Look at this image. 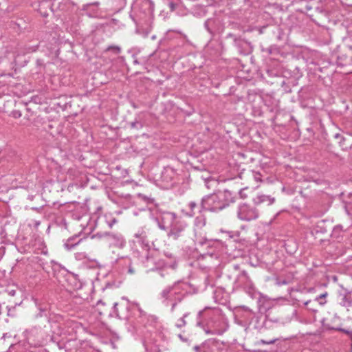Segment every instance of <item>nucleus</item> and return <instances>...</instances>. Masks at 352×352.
Here are the masks:
<instances>
[{
    "label": "nucleus",
    "instance_id": "f257e3e1",
    "mask_svg": "<svg viewBox=\"0 0 352 352\" xmlns=\"http://www.w3.org/2000/svg\"><path fill=\"white\" fill-rule=\"evenodd\" d=\"M156 221L160 229L166 230L170 228L168 233L169 239L177 240L186 236V225L183 221L176 220L174 214L165 213L160 219L157 218Z\"/></svg>",
    "mask_w": 352,
    "mask_h": 352
},
{
    "label": "nucleus",
    "instance_id": "f03ea898",
    "mask_svg": "<svg viewBox=\"0 0 352 352\" xmlns=\"http://www.w3.org/2000/svg\"><path fill=\"white\" fill-rule=\"evenodd\" d=\"M230 196L231 194L229 190H224L219 194L206 196L201 200V208L212 212L219 211L228 206L230 203L233 201L232 199H228Z\"/></svg>",
    "mask_w": 352,
    "mask_h": 352
},
{
    "label": "nucleus",
    "instance_id": "7ed1b4c3",
    "mask_svg": "<svg viewBox=\"0 0 352 352\" xmlns=\"http://www.w3.org/2000/svg\"><path fill=\"white\" fill-rule=\"evenodd\" d=\"M237 216L242 221H249L258 217V211L254 206L243 204L239 206Z\"/></svg>",
    "mask_w": 352,
    "mask_h": 352
},
{
    "label": "nucleus",
    "instance_id": "20e7f679",
    "mask_svg": "<svg viewBox=\"0 0 352 352\" xmlns=\"http://www.w3.org/2000/svg\"><path fill=\"white\" fill-rule=\"evenodd\" d=\"M113 308L117 317L120 319L129 320L131 305L128 300L122 298L120 302L114 303Z\"/></svg>",
    "mask_w": 352,
    "mask_h": 352
},
{
    "label": "nucleus",
    "instance_id": "39448f33",
    "mask_svg": "<svg viewBox=\"0 0 352 352\" xmlns=\"http://www.w3.org/2000/svg\"><path fill=\"white\" fill-rule=\"evenodd\" d=\"M226 331V328L223 326V323L213 318H210L206 322V327H204L206 334L222 335Z\"/></svg>",
    "mask_w": 352,
    "mask_h": 352
},
{
    "label": "nucleus",
    "instance_id": "423d86ee",
    "mask_svg": "<svg viewBox=\"0 0 352 352\" xmlns=\"http://www.w3.org/2000/svg\"><path fill=\"white\" fill-rule=\"evenodd\" d=\"M234 284L236 287H241L248 293H250L254 288L252 281L248 276V273L244 270L237 276Z\"/></svg>",
    "mask_w": 352,
    "mask_h": 352
},
{
    "label": "nucleus",
    "instance_id": "0eeeda50",
    "mask_svg": "<svg viewBox=\"0 0 352 352\" xmlns=\"http://www.w3.org/2000/svg\"><path fill=\"white\" fill-rule=\"evenodd\" d=\"M104 239L109 243L118 248H122L124 245V240L120 234L113 232H104Z\"/></svg>",
    "mask_w": 352,
    "mask_h": 352
},
{
    "label": "nucleus",
    "instance_id": "6e6552de",
    "mask_svg": "<svg viewBox=\"0 0 352 352\" xmlns=\"http://www.w3.org/2000/svg\"><path fill=\"white\" fill-rule=\"evenodd\" d=\"M178 295H182L179 293L176 292L174 290L173 287H167L164 289L160 293V297L162 299V302L165 305H168V303L170 301H173L175 298H177Z\"/></svg>",
    "mask_w": 352,
    "mask_h": 352
},
{
    "label": "nucleus",
    "instance_id": "1a4fd4ad",
    "mask_svg": "<svg viewBox=\"0 0 352 352\" xmlns=\"http://www.w3.org/2000/svg\"><path fill=\"white\" fill-rule=\"evenodd\" d=\"M255 204H261L266 202L267 205H271L274 202V198H272L270 196L265 195H258L254 199Z\"/></svg>",
    "mask_w": 352,
    "mask_h": 352
},
{
    "label": "nucleus",
    "instance_id": "9d476101",
    "mask_svg": "<svg viewBox=\"0 0 352 352\" xmlns=\"http://www.w3.org/2000/svg\"><path fill=\"white\" fill-rule=\"evenodd\" d=\"M340 305L345 307L349 310V308L352 306V299L349 295H344L340 302Z\"/></svg>",
    "mask_w": 352,
    "mask_h": 352
},
{
    "label": "nucleus",
    "instance_id": "9b49d317",
    "mask_svg": "<svg viewBox=\"0 0 352 352\" xmlns=\"http://www.w3.org/2000/svg\"><path fill=\"white\" fill-rule=\"evenodd\" d=\"M217 341L212 339V340H208L207 341H206L205 342H204L200 346H195L194 347V350L195 351V352H205V348L206 346V345L208 344V343L210 342H217Z\"/></svg>",
    "mask_w": 352,
    "mask_h": 352
},
{
    "label": "nucleus",
    "instance_id": "f8f14e48",
    "mask_svg": "<svg viewBox=\"0 0 352 352\" xmlns=\"http://www.w3.org/2000/svg\"><path fill=\"white\" fill-rule=\"evenodd\" d=\"M201 177L204 179L205 185L208 188H210L211 186L216 185L217 182L214 179L211 177H205L204 176H201Z\"/></svg>",
    "mask_w": 352,
    "mask_h": 352
},
{
    "label": "nucleus",
    "instance_id": "ddd939ff",
    "mask_svg": "<svg viewBox=\"0 0 352 352\" xmlns=\"http://www.w3.org/2000/svg\"><path fill=\"white\" fill-rule=\"evenodd\" d=\"M151 32V28L148 27L147 28L144 29L142 27H139L137 29V32L141 35H142L144 37H147Z\"/></svg>",
    "mask_w": 352,
    "mask_h": 352
},
{
    "label": "nucleus",
    "instance_id": "4468645a",
    "mask_svg": "<svg viewBox=\"0 0 352 352\" xmlns=\"http://www.w3.org/2000/svg\"><path fill=\"white\" fill-rule=\"evenodd\" d=\"M106 52H112L114 54L118 55L121 52V48L117 45H110L106 50Z\"/></svg>",
    "mask_w": 352,
    "mask_h": 352
},
{
    "label": "nucleus",
    "instance_id": "2eb2a0df",
    "mask_svg": "<svg viewBox=\"0 0 352 352\" xmlns=\"http://www.w3.org/2000/svg\"><path fill=\"white\" fill-rule=\"evenodd\" d=\"M183 299V295H178L177 298H175V300H173V301H170V302H172L171 303V308H170V311L171 312H173L174 310H175V308L177 305V304L179 302H181Z\"/></svg>",
    "mask_w": 352,
    "mask_h": 352
},
{
    "label": "nucleus",
    "instance_id": "dca6fc26",
    "mask_svg": "<svg viewBox=\"0 0 352 352\" xmlns=\"http://www.w3.org/2000/svg\"><path fill=\"white\" fill-rule=\"evenodd\" d=\"M188 314H184L183 317H182L181 318H179L175 326L177 327V328H182L183 327H184L186 324V322L185 320V318L187 317Z\"/></svg>",
    "mask_w": 352,
    "mask_h": 352
},
{
    "label": "nucleus",
    "instance_id": "f3484780",
    "mask_svg": "<svg viewBox=\"0 0 352 352\" xmlns=\"http://www.w3.org/2000/svg\"><path fill=\"white\" fill-rule=\"evenodd\" d=\"M203 314V311H200L198 313V321L197 322V326L201 327L204 331V327H206V323L204 324L202 321L200 320V318Z\"/></svg>",
    "mask_w": 352,
    "mask_h": 352
},
{
    "label": "nucleus",
    "instance_id": "a211bd4d",
    "mask_svg": "<svg viewBox=\"0 0 352 352\" xmlns=\"http://www.w3.org/2000/svg\"><path fill=\"white\" fill-rule=\"evenodd\" d=\"M129 124L131 129H141L143 126L142 122L137 120L131 122Z\"/></svg>",
    "mask_w": 352,
    "mask_h": 352
},
{
    "label": "nucleus",
    "instance_id": "6ab92c4d",
    "mask_svg": "<svg viewBox=\"0 0 352 352\" xmlns=\"http://www.w3.org/2000/svg\"><path fill=\"white\" fill-rule=\"evenodd\" d=\"M342 230V226L338 225V226H335L333 228V232H332V236H335L337 233H339Z\"/></svg>",
    "mask_w": 352,
    "mask_h": 352
},
{
    "label": "nucleus",
    "instance_id": "aec40b11",
    "mask_svg": "<svg viewBox=\"0 0 352 352\" xmlns=\"http://www.w3.org/2000/svg\"><path fill=\"white\" fill-rule=\"evenodd\" d=\"M276 340H277V339H273V340H261L259 341V342L261 344H272L275 343V342Z\"/></svg>",
    "mask_w": 352,
    "mask_h": 352
},
{
    "label": "nucleus",
    "instance_id": "412c9836",
    "mask_svg": "<svg viewBox=\"0 0 352 352\" xmlns=\"http://www.w3.org/2000/svg\"><path fill=\"white\" fill-rule=\"evenodd\" d=\"M135 236L136 238L145 239L146 237V232L144 231H142L141 232H137L135 234Z\"/></svg>",
    "mask_w": 352,
    "mask_h": 352
},
{
    "label": "nucleus",
    "instance_id": "4be33fe9",
    "mask_svg": "<svg viewBox=\"0 0 352 352\" xmlns=\"http://www.w3.org/2000/svg\"><path fill=\"white\" fill-rule=\"evenodd\" d=\"M47 305H44V306L41 305V306L38 307V309H39V311H40V313H39L38 315L39 316H43V315H42V313H43V312H45V311H47Z\"/></svg>",
    "mask_w": 352,
    "mask_h": 352
},
{
    "label": "nucleus",
    "instance_id": "5701e85b",
    "mask_svg": "<svg viewBox=\"0 0 352 352\" xmlns=\"http://www.w3.org/2000/svg\"><path fill=\"white\" fill-rule=\"evenodd\" d=\"M234 42L235 45L239 47L243 41L240 38H237L234 37Z\"/></svg>",
    "mask_w": 352,
    "mask_h": 352
},
{
    "label": "nucleus",
    "instance_id": "b1692460",
    "mask_svg": "<svg viewBox=\"0 0 352 352\" xmlns=\"http://www.w3.org/2000/svg\"><path fill=\"white\" fill-rule=\"evenodd\" d=\"M327 295H328L327 292L322 294L315 299V301H318L319 300L323 299V298H326Z\"/></svg>",
    "mask_w": 352,
    "mask_h": 352
},
{
    "label": "nucleus",
    "instance_id": "393cba45",
    "mask_svg": "<svg viewBox=\"0 0 352 352\" xmlns=\"http://www.w3.org/2000/svg\"><path fill=\"white\" fill-rule=\"evenodd\" d=\"M99 5V2H94L93 3H89V4H87L85 6H84V8H83V10H87L88 9V8L91 6H98Z\"/></svg>",
    "mask_w": 352,
    "mask_h": 352
},
{
    "label": "nucleus",
    "instance_id": "a878e982",
    "mask_svg": "<svg viewBox=\"0 0 352 352\" xmlns=\"http://www.w3.org/2000/svg\"><path fill=\"white\" fill-rule=\"evenodd\" d=\"M117 223V219L116 218H113L110 221L108 222V225L109 228H112V226Z\"/></svg>",
    "mask_w": 352,
    "mask_h": 352
},
{
    "label": "nucleus",
    "instance_id": "bb28decb",
    "mask_svg": "<svg viewBox=\"0 0 352 352\" xmlns=\"http://www.w3.org/2000/svg\"><path fill=\"white\" fill-rule=\"evenodd\" d=\"M189 207H190V208L191 209V210H192V211H193V210H194V209H195V208H197V204H196L195 202H194V201H191V202L189 204Z\"/></svg>",
    "mask_w": 352,
    "mask_h": 352
},
{
    "label": "nucleus",
    "instance_id": "cd10ccee",
    "mask_svg": "<svg viewBox=\"0 0 352 352\" xmlns=\"http://www.w3.org/2000/svg\"><path fill=\"white\" fill-rule=\"evenodd\" d=\"M94 237H98V238H104V232L102 233H97L95 235L93 236V238Z\"/></svg>",
    "mask_w": 352,
    "mask_h": 352
},
{
    "label": "nucleus",
    "instance_id": "c85d7f7f",
    "mask_svg": "<svg viewBox=\"0 0 352 352\" xmlns=\"http://www.w3.org/2000/svg\"><path fill=\"white\" fill-rule=\"evenodd\" d=\"M21 113L19 111H16L13 112V116L14 118H19V117H21Z\"/></svg>",
    "mask_w": 352,
    "mask_h": 352
},
{
    "label": "nucleus",
    "instance_id": "c756f323",
    "mask_svg": "<svg viewBox=\"0 0 352 352\" xmlns=\"http://www.w3.org/2000/svg\"><path fill=\"white\" fill-rule=\"evenodd\" d=\"M311 300H307V301H306V302L304 303V305H305V307H307V309H312L311 307H308V306H309V304H311Z\"/></svg>",
    "mask_w": 352,
    "mask_h": 352
},
{
    "label": "nucleus",
    "instance_id": "7c9ffc66",
    "mask_svg": "<svg viewBox=\"0 0 352 352\" xmlns=\"http://www.w3.org/2000/svg\"><path fill=\"white\" fill-rule=\"evenodd\" d=\"M244 190L245 189L241 190L240 192H239V195H240V196L242 198H245L246 197V195H245V193H243Z\"/></svg>",
    "mask_w": 352,
    "mask_h": 352
},
{
    "label": "nucleus",
    "instance_id": "2f4dec72",
    "mask_svg": "<svg viewBox=\"0 0 352 352\" xmlns=\"http://www.w3.org/2000/svg\"><path fill=\"white\" fill-rule=\"evenodd\" d=\"M346 64L352 65V55L350 56V60L346 62Z\"/></svg>",
    "mask_w": 352,
    "mask_h": 352
},
{
    "label": "nucleus",
    "instance_id": "473e14b6",
    "mask_svg": "<svg viewBox=\"0 0 352 352\" xmlns=\"http://www.w3.org/2000/svg\"><path fill=\"white\" fill-rule=\"evenodd\" d=\"M65 245L66 247H67L68 248H71L72 247L74 246V245H69V242L65 243Z\"/></svg>",
    "mask_w": 352,
    "mask_h": 352
},
{
    "label": "nucleus",
    "instance_id": "72a5a7b5",
    "mask_svg": "<svg viewBox=\"0 0 352 352\" xmlns=\"http://www.w3.org/2000/svg\"><path fill=\"white\" fill-rule=\"evenodd\" d=\"M325 301L324 302H322V301H320L319 302V304L321 305H323L324 304H325Z\"/></svg>",
    "mask_w": 352,
    "mask_h": 352
},
{
    "label": "nucleus",
    "instance_id": "f704fd0d",
    "mask_svg": "<svg viewBox=\"0 0 352 352\" xmlns=\"http://www.w3.org/2000/svg\"><path fill=\"white\" fill-rule=\"evenodd\" d=\"M239 268V267L238 265H234V269L235 270H238Z\"/></svg>",
    "mask_w": 352,
    "mask_h": 352
},
{
    "label": "nucleus",
    "instance_id": "c9c22d12",
    "mask_svg": "<svg viewBox=\"0 0 352 352\" xmlns=\"http://www.w3.org/2000/svg\"><path fill=\"white\" fill-rule=\"evenodd\" d=\"M170 6H171V8H172V10H173L174 6H173V3H170Z\"/></svg>",
    "mask_w": 352,
    "mask_h": 352
},
{
    "label": "nucleus",
    "instance_id": "e433bc0d",
    "mask_svg": "<svg viewBox=\"0 0 352 352\" xmlns=\"http://www.w3.org/2000/svg\"><path fill=\"white\" fill-rule=\"evenodd\" d=\"M228 36L232 37V36H234V35L232 34H229Z\"/></svg>",
    "mask_w": 352,
    "mask_h": 352
},
{
    "label": "nucleus",
    "instance_id": "4c0bfd02",
    "mask_svg": "<svg viewBox=\"0 0 352 352\" xmlns=\"http://www.w3.org/2000/svg\"><path fill=\"white\" fill-rule=\"evenodd\" d=\"M179 337L182 340H183V337H182V335H179Z\"/></svg>",
    "mask_w": 352,
    "mask_h": 352
},
{
    "label": "nucleus",
    "instance_id": "58836bf2",
    "mask_svg": "<svg viewBox=\"0 0 352 352\" xmlns=\"http://www.w3.org/2000/svg\"><path fill=\"white\" fill-rule=\"evenodd\" d=\"M152 39H153V40L155 39V36H153Z\"/></svg>",
    "mask_w": 352,
    "mask_h": 352
},
{
    "label": "nucleus",
    "instance_id": "ea45409f",
    "mask_svg": "<svg viewBox=\"0 0 352 352\" xmlns=\"http://www.w3.org/2000/svg\"><path fill=\"white\" fill-rule=\"evenodd\" d=\"M129 272H130L131 273H132V272H133V270H132L131 269H129Z\"/></svg>",
    "mask_w": 352,
    "mask_h": 352
}]
</instances>
